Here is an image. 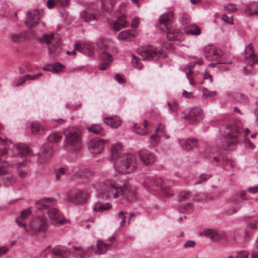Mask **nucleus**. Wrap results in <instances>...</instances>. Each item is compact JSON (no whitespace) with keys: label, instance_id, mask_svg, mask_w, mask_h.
<instances>
[{"label":"nucleus","instance_id":"nucleus-1","mask_svg":"<svg viewBox=\"0 0 258 258\" xmlns=\"http://www.w3.org/2000/svg\"><path fill=\"white\" fill-rule=\"evenodd\" d=\"M2 130L3 126L0 125V175L7 172V166L9 164L18 170L21 178L27 177V172L21 169L25 167L26 156L31 154V150L26 145H15L6 141Z\"/></svg>","mask_w":258,"mask_h":258},{"label":"nucleus","instance_id":"nucleus-2","mask_svg":"<svg viewBox=\"0 0 258 258\" xmlns=\"http://www.w3.org/2000/svg\"><path fill=\"white\" fill-rule=\"evenodd\" d=\"M95 187L98 191V197L106 200L116 199L120 196L129 201H133L136 199L135 189L127 179L117 182L111 179L106 180L98 183Z\"/></svg>","mask_w":258,"mask_h":258},{"label":"nucleus","instance_id":"nucleus-3","mask_svg":"<svg viewBox=\"0 0 258 258\" xmlns=\"http://www.w3.org/2000/svg\"><path fill=\"white\" fill-rule=\"evenodd\" d=\"M56 201L53 198H44L35 203V207L41 214L33 216L30 224L37 226H47L49 221L53 224H71V221L64 218L60 212L55 208H50L54 205Z\"/></svg>","mask_w":258,"mask_h":258},{"label":"nucleus","instance_id":"nucleus-4","mask_svg":"<svg viewBox=\"0 0 258 258\" xmlns=\"http://www.w3.org/2000/svg\"><path fill=\"white\" fill-rule=\"evenodd\" d=\"M250 131L248 128L243 129L240 121H235L228 125L227 134L222 139L221 148L227 150L236 144L243 141L247 148H253V144L247 139L246 136Z\"/></svg>","mask_w":258,"mask_h":258},{"label":"nucleus","instance_id":"nucleus-5","mask_svg":"<svg viewBox=\"0 0 258 258\" xmlns=\"http://www.w3.org/2000/svg\"><path fill=\"white\" fill-rule=\"evenodd\" d=\"M122 146L117 144L111 148V160L114 161L115 170L122 174H128L136 170L137 165L136 156L133 154H121Z\"/></svg>","mask_w":258,"mask_h":258},{"label":"nucleus","instance_id":"nucleus-6","mask_svg":"<svg viewBox=\"0 0 258 258\" xmlns=\"http://www.w3.org/2000/svg\"><path fill=\"white\" fill-rule=\"evenodd\" d=\"M203 63L202 60H199L196 62H191L188 63L184 69V72L186 77L189 84L192 86L195 85L199 82L201 84H203L204 82H207L208 83H211L212 82V77L211 74L208 73L206 72L203 76V75L199 72L192 71L196 64L198 63L201 65Z\"/></svg>","mask_w":258,"mask_h":258},{"label":"nucleus","instance_id":"nucleus-7","mask_svg":"<svg viewBox=\"0 0 258 258\" xmlns=\"http://www.w3.org/2000/svg\"><path fill=\"white\" fill-rule=\"evenodd\" d=\"M66 148L70 151H78L81 149V137L79 130L69 127L64 132Z\"/></svg>","mask_w":258,"mask_h":258},{"label":"nucleus","instance_id":"nucleus-8","mask_svg":"<svg viewBox=\"0 0 258 258\" xmlns=\"http://www.w3.org/2000/svg\"><path fill=\"white\" fill-rule=\"evenodd\" d=\"M244 58L246 63V66L243 69L244 73H252L253 66L258 64V52L255 51L252 44H249L245 48Z\"/></svg>","mask_w":258,"mask_h":258},{"label":"nucleus","instance_id":"nucleus-9","mask_svg":"<svg viewBox=\"0 0 258 258\" xmlns=\"http://www.w3.org/2000/svg\"><path fill=\"white\" fill-rule=\"evenodd\" d=\"M139 181L149 192H154L163 189V180L160 178L142 174L140 175Z\"/></svg>","mask_w":258,"mask_h":258},{"label":"nucleus","instance_id":"nucleus-10","mask_svg":"<svg viewBox=\"0 0 258 258\" xmlns=\"http://www.w3.org/2000/svg\"><path fill=\"white\" fill-rule=\"evenodd\" d=\"M98 46L102 50L100 56L102 62L100 64V69L105 70L109 67L112 61V56L109 53L112 49V44L103 41L99 43Z\"/></svg>","mask_w":258,"mask_h":258},{"label":"nucleus","instance_id":"nucleus-11","mask_svg":"<svg viewBox=\"0 0 258 258\" xmlns=\"http://www.w3.org/2000/svg\"><path fill=\"white\" fill-rule=\"evenodd\" d=\"M139 54L144 60H156L160 57H164L163 52L158 50L153 45H147L138 49Z\"/></svg>","mask_w":258,"mask_h":258},{"label":"nucleus","instance_id":"nucleus-12","mask_svg":"<svg viewBox=\"0 0 258 258\" xmlns=\"http://www.w3.org/2000/svg\"><path fill=\"white\" fill-rule=\"evenodd\" d=\"M40 41L47 44H50L48 48L50 54L55 56L61 51L60 44L59 40L54 37V33L43 35Z\"/></svg>","mask_w":258,"mask_h":258},{"label":"nucleus","instance_id":"nucleus-13","mask_svg":"<svg viewBox=\"0 0 258 258\" xmlns=\"http://www.w3.org/2000/svg\"><path fill=\"white\" fill-rule=\"evenodd\" d=\"M205 57L210 61H220L225 56L222 51L214 45H208L204 48Z\"/></svg>","mask_w":258,"mask_h":258},{"label":"nucleus","instance_id":"nucleus-14","mask_svg":"<svg viewBox=\"0 0 258 258\" xmlns=\"http://www.w3.org/2000/svg\"><path fill=\"white\" fill-rule=\"evenodd\" d=\"M89 197V194L84 190L75 189L68 192L67 197L68 200L76 204L85 203Z\"/></svg>","mask_w":258,"mask_h":258},{"label":"nucleus","instance_id":"nucleus-15","mask_svg":"<svg viewBox=\"0 0 258 258\" xmlns=\"http://www.w3.org/2000/svg\"><path fill=\"white\" fill-rule=\"evenodd\" d=\"M42 255L46 258H66L68 251L63 247H55L51 249L49 246L42 252Z\"/></svg>","mask_w":258,"mask_h":258},{"label":"nucleus","instance_id":"nucleus-16","mask_svg":"<svg viewBox=\"0 0 258 258\" xmlns=\"http://www.w3.org/2000/svg\"><path fill=\"white\" fill-rule=\"evenodd\" d=\"M203 116V112L201 108L194 107L192 108L188 114L184 116V119L188 120L192 124H197L199 122Z\"/></svg>","mask_w":258,"mask_h":258},{"label":"nucleus","instance_id":"nucleus-17","mask_svg":"<svg viewBox=\"0 0 258 258\" xmlns=\"http://www.w3.org/2000/svg\"><path fill=\"white\" fill-rule=\"evenodd\" d=\"M246 191L241 190L240 192H237L234 194L230 199V202L232 204V211L231 213L233 214L235 213L239 209L240 206V204L243 200H246L247 198L245 197Z\"/></svg>","mask_w":258,"mask_h":258},{"label":"nucleus","instance_id":"nucleus-18","mask_svg":"<svg viewBox=\"0 0 258 258\" xmlns=\"http://www.w3.org/2000/svg\"><path fill=\"white\" fill-rule=\"evenodd\" d=\"M93 49L94 45L92 43H85L83 46L77 44L75 45V50L72 51H68L67 53L69 55H74L76 53V51H78L91 56L93 54Z\"/></svg>","mask_w":258,"mask_h":258},{"label":"nucleus","instance_id":"nucleus-19","mask_svg":"<svg viewBox=\"0 0 258 258\" xmlns=\"http://www.w3.org/2000/svg\"><path fill=\"white\" fill-rule=\"evenodd\" d=\"M114 240L115 237L114 236H111L108 238V241H109L110 243H105L101 240H98L96 245L97 248L91 246L89 249H92L96 254L105 253L109 247L112 245Z\"/></svg>","mask_w":258,"mask_h":258},{"label":"nucleus","instance_id":"nucleus-20","mask_svg":"<svg viewBox=\"0 0 258 258\" xmlns=\"http://www.w3.org/2000/svg\"><path fill=\"white\" fill-rule=\"evenodd\" d=\"M40 12L38 10H33L27 13L26 24L27 27L31 28L37 25L40 19Z\"/></svg>","mask_w":258,"mask_h":258},{"label":"nucleus","instance_id":"nucleus-21","mask_svg":"<svg viewBox=\"0 0 258 258\" xmlns=\"http://www.w3.org/2000/svg\"><path fill=\"white\" fill-rule=\"evenodd\" d=\"M99 16L98 11L94 8H88L82 11L80 17L86 22L97 20Z\"/></svg>","mask_w":258,"mask_h":258},{"label":"nucleus","instance_id":"nucleus-22","mask_svg":"<svg viewBox=\"0 0 258 258\" xmlns=\"http://www.w3.org/2000/svg\"><path fill=\"white\" fill-rule=\"evenodd\" d=\"M106 140L94 139L92 140L88 144L90 151L94 154L100 153L104 149V144Z\"/></svg>","mask_w":258,"mask_h":258},{"label":"nucleus","instance_id":"nucleus-23","mask_svg":"<svg viewBox=\"0 0 258 258\" xmlns=\"http://www.w3.org/2000/svg\"><path fill=\"white\" fill-rule=\"evenodd\" d=\"M140 160L145 165H151L154 164L156 157L154 153L151 151L144 149L139 152Z\"/></svg>","mask_w":258,"mask_h":258},{"label":"nucleus","instance_id":"nucleus-24","mask_svg":"<svg viewBox=\"0 0 258 258\" xmlns=\"http://www.w3.org/2000/svg\"><path fill=\"white\" fill-rule=\"evenodd\" d=\"M173 18V13L170 11L163 14L160 18V28L162 31L164 32L168 29Z\"/></svg>","mask_w":258,"mask_h":258},{"label":"nucleus","instance_id":"nucleus-25","mask_svg":"<svg viewBox=\"0 0 258 258\" xmlns=\"http://www.w3.org/2000/svg\"><path fill=\"white\" fill-rule=\"evenodd\" d=\"M128 25L129 23L125 20V17L123 14L118 17L116 20L112 21L110 23L111 28L115 31L125 28Z\"/></svg>","mask_w":258,"mask_h":258},{"label":"nucleus","instance_id":"nucleus-26","mask_svg":"<svg viewBox=\"0 0 258 258\" xmlns=\"http://www.w3.org/2000/svg\"><path fill=\"white\" fill-rule=\"evenodd\" d=\"M53 153L52 146L44 145L42 148V153L39 154V161L41 163L46 162L51 157Z\"/></svg>","mask_w":258,"mask_h":258},{"label":"nucleus","instance_id":"nucleus-27","mask_svg":"<svg viewBox=\"0 0 258 258\" xmlns=\"http://www.w3.org/2000/svg\"><path fill=\"white\" fill-rule=\"evenodd\" d=\"M164 125L160 123L156 130V134L152 135L150 137V142L154 146L158 142L159 137L165 135Z\"/></svg>","mask_w":258,"mask_h":258},{"label":"nucleus","instance_id":"nucleus-28","mask_svg":"<svg viewBox=\"0 0 258 258\" xmlns=\"http://www.w3.org/2000/svg\"><path fill=\"white\" fill-rule=\"evenodd\" d=\"M179 144L184 150H190L198 147V141L194 139H182Z\"/></svg>","mask_w":258,"mask_h":258},{"label":"nucleus","instance_id":"nucleus-29","mask_svg":"<svg viewBox=\"0 0 258 258\" xmlns=\"http://www.w3.org/2000/svg\"><path fill=\"white\" fill-rule=\"evenodd\" d=\"M112 208V205L109 203H104L100 201H97L93 206V211L96 213H103L109 211Z\"/></svg>","mask_w":258,"mask_h":258},{"label":"nucleus","instance_id":"nucleus-30","mask_svg":"<svg viewBox=\"0 0 258 258\" xmlns=\"http://www.w3.org/2000/svg\"><path fill=\"white\" fill-rule=\"evenodd\" d=\"M30 129L33 135H40L46 130V127L44 125H41L38 121H34L31 122Z\"/></svg>","mask_w":258,"mask_h":258},{"label":"nucleus","instance_id":"nucleus-31","mask_svg":"<svg viewBox=\"0 0 258 258\" xmlns=\"http://www.w3.org/2000/svg\"><path fill=\"white\" fill-rule=\"evenodd\" d=\"M117 0H105L102 2V9L105 14L111 15L114 4Z\"/></svg>","mask_w":258,"mask_h":258},{"label":"nucleus","instance_id":"nucleus-32","mask_svg":"<svg viewBox=\"0 0 258 258\" xmlns=\"http://www.w3.org/2000/svg\"><path fill=\"white\" fill-rule=\"evenodd\" d=\"M32 213L31 207L23 210L19 218L16 219V222L19 226H27L23 221L26 219Z\"/></svg>","mask_w":258,"mask_h":258},{"label":"nucleus","instance_id":"nucleus-33","mask_svg":"<svg viewBox=\"0 0 258 258\" xmlns=\"http://www.w3.org/2000/svg\"><path fill=\"white\" fill-rule=\"evenodd\" d=\"M167 38L169 40H181L182 33L178 29H171L167 32Z\"/></svg>","mask_w":258,"mask_h":258},{"label":"nucleus","instance_id":"nucleus-34","mask_svg":"<svg viewBox=\"0 0 258 258\" xmlns=\"http://www.w3.org/2000/svg\"><path fill=\"white\" fill-rule=\"evenodd\" d=\"M104 122L111 127L117 128L120 125L121 120L118 116L106 117L104 119Z\"/></svg>","mask_w":258,"mask_h":258},{"label":"nucleus","instance_id":"nucleus-35","mask_svg":"<svg viewBox=\"0 0 258 258\" xmlns=\"http://www.w3.org/2000/svg\"><path fill=\"white\" fill-rule=\"evenodd\" d=\"M224 58L225 56L223 57L222 60L217 61L216 63H210L209 66L212 67H217V68L222 71L228 70L232 67V62H227L225 61Z\"/></svg>","mask_w":258,"mask_h":258},{"label":"nucleus","instance_id":"nucleus-36","mask_svg":"<svg viewBox=\"0 0 258 258\" xmlns=\"http://www.w3.org/2000/svg\"><path fill=\"white\" fill-rule=\"evenodd\" d=\"M64 67L60 63H55L53 64H47L42 70L44 71L53 72L58 73L62 71Z\"/></svg>","mask_w":258,"mask_h":258},{"label":"nucleus","instance_id":"nucleus-37","mask_svg":"<svg viewBox=\"0 0 258 258\" xmlns=\"http://www.w3.org/2000/svg\"><path fill=\"white\" fill-rule=\"evenodd\" d=\"M205 235L214 242H217L221 239V236L214 229H207L204 231Z\"/></svg>","mask_w":258,"mask_h":258},{"label":"nucleus","instance_id":"nucleus-38","mask_svg":"<svg viewBox=\"0 0 258 258\" xmlns=\"http://www.w3.org/2000/svg\"><path fill=\"white\" fill-rule=\"evenodd\" d=\"M147 122L144 121L143 124L140 125L135 124L134 125V132L136 134L140 135H146L147 133Z\"/></svg>","mask_w":258,"mask_h":258},{"label":"nucleus","instance_id":"nucleus-39","mask_svg":"<svg viewBox=\"0 0 258 258\" xmlns=\"http://www.w3.org/2000/svg\"><path fill=\"white\" fill-rule=\"evenodd\" d=\"M185 32L187 34L199 35L201 34L200 28L196 25L191 24L184 28Z\"/></svg>","mask_w":258,"mask_h":258},{"label":"nucleus","instance_id":"nucleus-40","mask_svg":"<svg viewBox=\"0 0 258 258\" xmlns=\"http://www.w3.org/2000/svg\"><path fill=\"white\" fill-rule=\"evenodd\" d=\"M25 231L32 235L40 234L46 230V227H24Z\"/></svg>","mask_w":258,"mask_h":258},{"label":"nucleus","instance_id":"nucleus-41","mask_svg":"<svg viewBox=\"0 0 258 258\" xmlns=\"http://www.w3.org/2000/svg\"><path fill=\"white\" fill-rule=\"evenodd\" d=\"M193 205L191 203L180 204L178 207V210L183 213H190L193 211Z\"/></svg>","mask_w":258,"mask_h":258},{"label":"nucleus","instance_id":"nucleus-42","mask_svg":"<svg viewBox=\"0 0 258 258\" xmlns=\"http://www.w3.org/2000/svg\"><path fill=\"white\" fill-rule=\"evenodd\" d=\"M134 37L131 30L122 31L118 35V38L122 40L131 41Z\"/></svg>","mask_w":258,"mask_h":258},{"label":"nucleus","instance_id":"nucleus-43","mask_svg":"<svg viewBox=\"0 0 258 258\" xmlns=\"http://www.w3.org/2000/svg\"><path fill=\"white\" fill-rule=\"evenodd\" d=\"M11 40L14 43H21L24 41L26 37L25 33L21 32L17 34H13L11 35Z\"/></svg>","mask_w":258,"mask_h":258},{"label":"nucleus","instance_id":"nucleus-44","mask_svg":"<svg viewBox=\"0 0 258 258\" xmlns=\"http://www.w3.org/2000/svg\"><path fill=\"white\" fill-rule=\"evenodd\" d=\"M88 130L89 132L96 135H99L102 136L104 135V130L99 124H93L91 126L88 127Z\"/></svg>","mask_w":258,"mask_h":258},{"label":"nucleus","instance_id":"nucleus-45","mask_svg":"<svg viewBox=\"0 0 258 258\" xmlns=\"http://www.w3.org/2000/svg\"><path fill=\"white\" fill-rule=\"evenodd\" d=\"M72 252L76 258H83L84 255L87 254V251L79 246H74Z\"/></svg>","mask_w":258,"mask_h":258},{"label":"nucleus","instance_id":"nucleus-46","mask_svg":"<svg viewBox=\"0 0 258 258\" xmlns=\"http://www.w3.org/2000/svg\"><path fill=\"white\" fill-rule=\"evenodd\" d=\"M246 12L250 16L258 15V3L249 5L247 8Z\"/></svg>","mask_w":258,"mask_h":258},{"label":"nucleus","instance_id":"nucleus-47","mask_svg":"<svg viewBox=\"0 0 258 258\" xmlns=\"http://www.w3.org/2000/svg\"><path fill=\"white\" fill-rule=\"evenodd\" d=\"M132 64L134 68L138 70L141 69L143 67L139 58L134 54L132 55Z\"/></svg>","mask_w":258,"mask_h":258},{"label":"nucleus","instance_id":"nucleus-48","mask_svg":"<svg viewBox=\"0 0 258 258\" xmlns=\"http://www.w3.org/2000/svg\"><path fill=\"white\" fill-rule=\"evenodd\" d=\"M62 137L58 133H53L48 137V141L50 143H57L61 140Z\"/></svg>","mask_w":258,"mask_h":258},{"label":"nucleus","instance_id":"nucleus-49","mask_svg":"<svg viewBox=\"0 0 258 258\" xmlns=\"http://www.w3.org/2000/svg\"><path fill=\"white\" fill-rule=\"evenodd\" d=\"M191 195L189 192L186 191H181L179 195L178 200L180 202L188 200L190 198Z\"/></svg>","mask_w":258,"mask_h":258},{"label":"nucleus","instance_id":"nucleus-50","mask_svg":"<svg viewBox=\"0 0 258 258\" xmlns=\"http://www.w3.org/2000/svg\"><path fill=\"white\" fill-rule=\"evenodd\" d=\"M66 173V169L63 167H60L55 170V179L57 180H60L61 176Z\"/></svg>","mask_w":258,"mask_h":258},{"label":"nucleus","instance_id":"nucleus-51","mask_svg":"<svg viewBox=\"0 0 258 258\" xmlns=\"http://www.w3.org/2000/svg\"><path fill=\"white\" fill-rule=\"evenodd\" d=\"M228 95L230 96V97L232 99H234L236 101H243V98L244 97V96L242 95H240L238 93H232L230 92L228 94Z\"/></svg>","mask_w":258,"mask_h":258},{"label":"nucleus","instance_id":"nucleus-52","mask_svg":"<svg viewBox=\"0 0 258 258\" xmlns=\"http://www.w3.org/2000/svg\"><path fill=\"white\" fill-rule=\"evenodd\" d=\"M202 92L203 95L206 97H212L217 94L216 91H209L205 88H203Z\"/></svg>","mask_w":258,"mask_h":258},{"label":"nucleus","instance_id":"nucleus-53","mask_svg":"<svg viewBox=\"0 0 258 258\" xmlns=\"http://www.w3.org/2000/svg\"><path fill=\"white\" fill-rule=\"evenodd\" d=\"M211 177V176L208 174H202L200 176L198 180L195 182L196 184H201L203 182L207 181Z\"/></svg>","mask_w":258,"mask_h":258},{"label":"nucleus","instance_id":"nucleus-54","mask_svg":"<svg viewBox=\"0 0 258 258\" xmlns=\"http://www.w3.org/2000/svg\"><path fill=\"white\" fill-rule=\"evenodd\" d=\"M124 214L125 213L123 211H121L118 213V218L120 220H121V222H120L121 226H123L126 224V221H125L126 216H124Z\"/></svg>","mask_w":258,"mask_h":258},{"label":"nucleus","instance_id":"nucleus-55","mask_svg":"<svg viewBox=\"0 0 258 258\" xmlns=\"http://www.w3.org/2000/svg\"><path fill=\"white\" fill-rule=\"evenodd\" d=\"M170 110L172 112H175L177 110L178 108V104L176 102H173L172 103H168V104Z\"/></svg>","mask_w":258,"mask_h":258},{"label":"nucleus","instance_id":"nucleus-56","mask_svg":"<svg viewBox=\"0 0 258 258\" xmlns=\"http://www.w3.org/2000/svg\"><path fill=\"white\" fill-rule=\"evenodd\" d=\"M225 9L227 11L233 12L236 10V6L232 4H228L226 7Z\"/></svg>","mask_w":258,"mask_h":258},{"label":"nucleus","instance_id":"nucleus-57","mask_svg":"<svg viewBox=\"0 0 258 258\" xmlns=\"http://www.w3.org/2000/svg\"><path fill=\"white\" fill-rule=\"evenodd\" d=\"M42 76V74L40 73L35 75H26V77L27 78V80H36Z\"/></svg>","mask_w":258,"mask_h":258},{"label":"nucleus","instance_id":"nucleus-58","mask_svg":"<svg viewBox=\"0 0 258 258\" xmlns=\"http://www.w3.org/2000/svg\"><path fill=\"white\" fill-rule=\"evenodd\" d=\"M247 190L251 194H257L258 193V185L248 187Z\"/></svg>","mask_w":258,"mask_h":258},{"label":"nucleus","instance_id":"nucleus-59","mask_svg":"<svg viewBox=\"0 0 258 258\" xmlns=\"http://www.w3.org/2000/svg\"><path fill=\"white\" fill-rule=\"evenodd\" d=\"M222 20L227 23H232V19L231 16H227L226 15H223L222 17Z\"/></svg>","mask_w":258,"mask_h":258},{"label":"nucleus","instance_id":"nucleus-60","mask_svg":"<svg viewBox=\"0 0 258 258\" xmlns=\"http://www.w3.org/2000/svg\"><path fill=\"white\" fill-rule=\"evenodd\" d=\"M196 243L194 241L188 240L186 241L184 244V247L187 248L189 247H192L195 245Z\"/></svg>","mask_w":258,"mask_h":258},{"label":"nucleus","instance_id":"nucleus-61","mask_svg":"<svg viewBox=\"0 0 258 258\" xmlns=\"http://www.w3.org/2000/svg\"><path fill=\"white\" fill-rule=\"evenodd\" d=\"M58 3L56 2L55 0H48L47 2V6L49 9H52L54 6Z\"/></svg>","mask_w":258,"mask_h":258},{"label":"nucleus","instance_id":"nucleus-62","mask_svg":"<svg viewBox=\"0 0 258 258\" xmlns=\"http://www.w3.org/2000/svg\"><path fill=\"white\" fill-rule=\"evenodd\" d=\"M140 23V20L138 18H135L133 20L132 22V27L136 28Z\"/></svg>","mask_w":258,"mask_h":258},{"label":"nucleus","instance_id":"nucleus-63","mask_svg":"<svg viewBox=\"0 0 258 258\" xmlns=\"http://www.w3.org/2000/svg\"><path fill=\"white\" fill-rule=\"evenodd\" d=\"M115 79L120 84H122L125 82L124 79L120 75H116L115 77Z\"/></svg>","mask_w":258,"mask_h":258},{"label":"nucleus","instance_id":"nucleus-64","mask_svg":"<svg viewBox=\"0 0 258 258\" xmlns=\"http://www.w3.org/2000/svg\"><path fill=\"white\" fill-rule=\"evenodd\" d=\"M27 80V78L26 77V76L24 77H21L19 79L18 81L17 82L16 84V86H19L20 85L23 84L25 82V81Z\"/></svg>","mask_w":258,"mask_h":258}]
</instances>
